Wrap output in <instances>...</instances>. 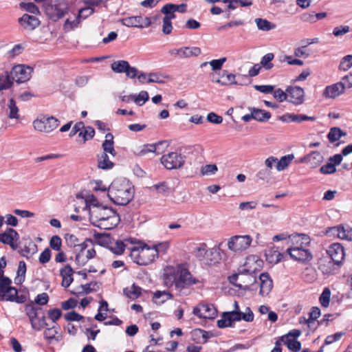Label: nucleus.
Returning <instances> with one entry per match:
<instances>
[{"label": "nucleus", "mask_w": 352, "mask_h": 352, "mask_svg": "<svg viewBox=\"0 0 352 352\" xmlns=\"http://www.w3.org/2000/svg\"><path fill=\"white\" fill-rule=\"evenodd\" d=\"M164 282L167 287L175 286L179 292L198 283L190 272L182 265L168 266L165 269Z\"/></svg>", "instance_id": "1"}, {"label": "nucleus", "mask_w": 352, "mask_h": 352, "mask_svg": "<svg viewBox=\"0 0 352 352\" xmlns=\"http://www.w3.org/2000/svg\"><path fill=\"white\" fill-rule=\"evenodd\" d=\"M88 210L91 223L102 229L111 230L120 221L117 212L109 207L92 205Z\"/></svg>", "instance_id": "2"}, {"label": "nucleus", "mask_w": 352, "mask_h": 352, "mask_svg": "<svg viewBox=\"0 0 352 352\" xmlns=\"http://www.w3.org/2000/svg\"><path fill=\"white\" fill-rule=\"evenodd\" d=\"M133 184L125 178L113 180L108 188L107 195L115 204L125 206L134 197Z\"/></svg>", "instance_id": "3"}, {"label": "nucleus", "mask_w": 352, "mask_h": 352, "mask_svg": "<svg viewBox=\"0 0 352 352\" xmlns=\"http://www.w3.org/2000/svg\"><path fill=\"white\" fill-rule=\"evenodd\" d=\"M289 238L295 245L287 249L290 258L301 263L309 262L313 258L311 252L306 248L310 242L309 237L306 234H297Z\"/></svg>", "instance_id": "4"}, {"label": "nucleus", "mask_w": 352, "mask_h": 352, "mask_svg": "<svg viewBox=\"0 0 352 352\" xmlns=\"http://www.w3.org/2000/svg\"><path fill=\"white\" fill-rule=\"evenodd\" d=\"M164 245L160 244L158 246L149 247L146 245L143 246H133L129 248L130 256L131 259L139 265H147L153 262L158 256L160 248Z\"/></svg>", "instance_id": "5"}, {"label": "nucleus", "mask_w": 352, "mask_h": 352, "mask_svg": "<svg viewBox=\"0 0 352 352\" xmlns=\"http://www.w3.org/2000/svg\"><path fill=\"white\" fill-rule=\"evenodd\" d=\"M231 284L243 290H254L252 287L256 282V276L247 270L243 272H239L228 278Z\"/></svg>", "instance_id": "6"}, {"label": "nucleus", "mask_w": 352, "mask_h": 352, "mask_svg": "<svg viewBox=\"0 0 352 352\" xmlns=\"http://www.w3.org/2000/svg\"><path fill=\"white\" fill-rule=\"evenodd\" d=\"M60 124V121L53 116H42L33 122V126L35 130L43 132L50 133L56 129Z\"/></svg>", "instance_id": "7"}, {"label": "nucleus", "mask_w": 352, "mask_h": 352, "mask_svg": "<svg viewBox=\"0 0 352 352\" xmlns=\"http://www.w3.org/2000/svg\"><path fill=\"white\" fill-rule=\"evenodd\" d=\"M186 157L177 152H170L161 157V163L168 170L182 168L185 163Z\"/></svg>", "instance_id": "8"}, {"label": "nucleus", "mask_w": 352, "mask_h": 352, "mask_svg": "<svg viewBox=\"0 0 352 352\" xmlns=\"http://www.w3.org/2000/svg\"><path fill=\"white\" fill-rule=\"evenodd\" d=\"M75 251L76 252L75 262L79 266L85 265L89 260L96 256L94 248H88V245L85 243L78 244Z\"/></svg>", "instance_id": "9"}, {"label": "nucleus", "mask_w": 352, "mask_h": 352, "mask_svg": "<svg viewBox=\"0 0 352 352\" xmlns=\"http://www.w3.org/2000/svg\"><path fill=\"white\" fill-rule=\"evenodd\" d=\"M252 242L250 235H236L230 239L228 242V248L234 252H242L248 249Z\"/></svg>", "instance_id": "10"}, {"label": "nucleus", "mask_w": 352, "mask_h": 352, "mask_svg": "<svg viewBox=\"0 0 352 352\" xmlns=\"http://www.w3.org/2000/svg\"><path fill=\"white\" fill-rule=\"evenodd\" d=\"M168 53L175 58H190L199 56L201 54V50L198 47H182L170 49Z\"/></svg>", "instance_id": "11"}, {"label": "nucleus", "mask_w": 352, "mask_h": 352, "mask_svg": "<svg viewBox=\"0 0 352 352\" xmlns=\"http://www.w3.org/2000/svg\"><path fill=\"white\" fill-rule=\"evenodd\" d=\"M32 71V68L29 66L16 65L11 71L12 78L17 83H23L30 79Z\"/></svg>", "instance_id": "12"}, {"label": "nucleus", "mask_w": 352, "mask_h": 352, "mask_svg": "<svg viewBox=\"0 0 352 352\" xmlns=\"http://www.w3.org/2000/svg\"><path fill=\"white\" fill-rule=\"evenodd\" d=\"M192 313L201 318L213 319L217 314V311L213 305L199 304L193 308Z\"/></svg>", "instance_id": "13"}, {"label": "nucleus", "mask_w": 352, "mask_h": 352, "mask_svg": "<svg viewBox=\"0 0 352 352\" xmlns=\"http://www.w3.org/2000/svg\"><path fill=\"white\" fill-rule=\"evenodd\" d=\"M326 234L329 236H336L342 240H352V229L349 226H338L328 228Z\"/></svg>", "instance_id": "14"}, {"label": "nucleus", "mask_w": 352, "mask_h": 352, "mask_svg": "<svg viewBox=\"0 0 352 352\" xmlns=\"http://www.w3.org/2000/svg\"><path fill=\"white\" fill-rule=\"evenodd\" d=\"M327 253L331 258L332 261L336 265H340L343 261L345 256L343 246L338 243L331 244L329 247Z\"/></svg>", "instance_id": "15"}, {"label": "nucleus", "mask_w": 352, "mask_h": 352, "mask_svg": "<svg viewBox=\"0 0 352 352\" xmlns=\"http://www.w3.org/2000/svg\"><path fill=\"white\" fill-rule=\"evenodd\" d=\"M122 24L126 27L143 28L148 27L151 25V21L148 18L144 19L140 16H129L122 19Z\"/></svg>", "instance_id": "16"}, {"label": "nucleus", "mask_w": 352, "mask_h": 352, "mask_svg": "<svg viewBox=\"0 0 352 352\" xmlns=\"http://www.w3.org/2000/svg\"><path fill=\"white\" fill-rule=\"evenodd\" d=\"M345 89V85L342 81L333 84L325 88L323 96L327 98H335L343 94Z\"/></svg>", "instance_id": "17"}, {"label": "nucleus", "mask_w": 352, "mask_h": 352, "mask_svg": "<svg viewBox=\"0 0 352 352\" xmlns=\"http://www.w3.org/2000/svg\"><path fill=\"white\" fill-rule=\"evenodd\" d=\"M288 101L296 104H302L304 101L305 92L300 87H290L287 89Z\"/></svg>", "instance_id": "18"}, {"label": "nucleus", "mask_w": 352, "mask_h": 352, "mask_svg": "<svg viewBox=\"0 0 352 352\" xmlns=\"http://www.w3.org/2000/svg\"><path fill=\"white\" fill-rule=\"evenodd\" d=\"M323 160V157L318 151H312L309 154L305 155L300 158L298 163H306L311 168H316L318 166Z\"/></svg>", "instance_id": "19"}, {"label": "nucleus", "mask_w": 352, "mask_h": 352, "mask_svg": "<svg viewBox=\"0 0 352 352\" xmlns=\"http://www.w3.org/2000/svg\"><path fill=\"white\" fill-rule=\"evenodd\" d=\"M232 319V323L235 321L243 320L245 322H252L254 320V314L250 307H246L245 311H232L228 312Z\"/></svg>", "instance_id": "20"}, {"label": "nucleus", "mask_w": 352, "mask_h": 352, "mask_svg": "<svg viewBox=\"0 0 352 352\" xmlns=\"http://www.w3.org/2000/svg\"><path fill=\"white\" fill-rule=\"evenodd\" d=\"M259 294L263 296L267 295L273 287L272 280L267 273H262L259 276Z\"/></svg>", "instance_id": "21"}, {"label": "nucleus", "mask_w": 352, "mask_h": 352, "mask_svg": "<svg viewBox=\"0 0 352 352\" xmlns=\"http://www.w3.org/2000/svg\"><path fill=\"white\" fill-rule=\"evenodd\" d=\"M19 21L24 28L29 30L35 29L40 24V21L37 17L28 14H25L19 18Z\"/></svg>", "instance_id": "22"}, {"label": "nucleus", "mask_w": 352, "mask_h": 352, "mask_svg": "<svg viewBox=\"0 0 352 352\" xmlns=\"http://www.w3.org/2000/svg\"><path fill=\"white\" fill-rule=\"evenodd\" d=\"M280 120L284 122H302L303 121H315L316 117L308 116L302 114L285 113L283 115Z\"/></svg>", "instance_id": "23"}, {"label": "nucleus", "mask_w": 352, "mask_h": 352, "mask_svg": "<svg viewBox=\"0 0 352 352\" xmlns=\"http://www.w3.org/2000/svg\"><path fill=\"white\" fill-rule=\"evenodd\" d=\"M163 143V142H160L157 144H144L140 146H137L134 148L133 153L138 156H143L151 152L159 154L160 153L157 152V148Z\"/></svg>", "instance_id": "24"}, {"label": "nucleus", "mask_w": 352, "mask_h": 352, "mask_svg": "<svg viewBox=\"0 0 352 352\" xmlns=\"http://www.w3.org/2000/svg\"><path fill=\"white\" fill-rule=\"evenodd\" d=\"M74 271L69 265H66L64 267L60 269V275L62 276L61 285L63 287H68L73 282Z\"/></svg>", "instance_id": "25"}, {"label": "nucleus", "mask_w": 352, "mask_h": 352, "mask_svg": "<svg viewBox=\"0 0 352 352\" xmlns=\"http://www.w3.org/2000/svg\"><path fill=\"white\" fill-rule=\"evenodd\" d=\"M113 144V135L111 133L106 134L105 140L102 144V147L103 148L102 153H109L113 157H115L116 155V151L114 148Z\"/></svg>", "instance_id": "26"}, {"label": "nucleus", "mask_w": 352, "mask_h": 352, "mask_svg": "<svg viewBox=\"0 0 352 352\" xmlns=\"http://www.w3.org/2000/svg\"><path fill=\"white\" fill-rule=\"evenodd\" d=\"M19 237V234L16 230L8 228L5 232L0 234V242L8 245L11 243L12 241H16Z\"/></svg>", "instance_id": "27"}, {"label": "nucleus", "mask_w": 352, "mask_h": 352, "mask_svg": "<svg viewBox=\"0 0 352 352\" xmlns=\"http://www.w3.org/2000/svg\"><path fill=\"white\" fill-rule=\"evenodd\" d=\"M12 75L8 72L3 71L0 72V91L10 89L13 84Z\"/></svg>", "instance_id": "28"}, {"label": "nucleus", "mask_w": 352, "mask_h": 352, "mask_svg": "<svg viewBox=\"0 0 352 352\" xmlns=\"http://www.w3.org/2000/svg\"><path fill=\"white\" fill-rule=\"evenodd\" d=\"M250 112L253 113L254 120L258 122H264L268 120L271 118V113L265 110L250 107L248 109Z\"/></svg>", "instance_id": "29"}, {"label": "nucleus", "mask_w": 352, "mask_h": 352, "mask_svg": "<svg viewBox=\"0 0 352 352\" xmlns=\"http://www.w3.org/2000/svg\"><path fill=\"white\" fill-rule=\"evenodd\" d=\"M50 9L54 12L51 16V18L54 21L63 17L68 11V8L65 4L51 6Z\"/></svg>", "instance_id": "30"}, {"label": "nucleus", "mask_w": 352, "mask_h": 352, "mask_svg": "<svg viewBox=\"0 0 352 352\" xmlns=\"http://www.w3.org/2000/svg\"><path fill=\"white\" fill-rule=\"evenodd\" d=\"M266 260L270 263L276 264L283 258V254L274 249H270L265 252Z\"/></svg>", "instance_id": "31"}, {"label": "nucleus", "mask_w": 352, "mask_h": 352, "mask_svg": "<svg viewBox=\"0 0 352 352\" xmlns=\"http://www.w3.org/2000/svg\"><path fill=\"white\" fill-rule=\"evenodd\" d=\"M18 291L17 289L12 287L4 291L3 296H2V299H0V301H11V302H22L21 300H18Z\"/></svg>", "instance_id": "32"}, {"label": "nucleus", "mask_w": 352, "mask_h": 352, "mask_svg": "<svg viewBox=\"0 0 352 352\" xmlns=\"http://www.w3.org/2000/svg\"><path fill=\"white\" fill-rule=\"evenodd\" d=\"M236 76L232 74H228L227 71H223L221 79H217L215 82L221 85H236L235 80Z\"/></svg>", "instance_id": "33"}, {"label": "nucleus", "mask_w": 352, "mask_h": 352, "mask_svg": "<svg viewBox=\"0 0 352 352\" xmlns=\"http://www.w3.org/2000/svg\"><path fill=\"white\" fill-rule=\"evenodd\" d=\"M220 260V254L219 250L214 248L208 249L207 255H206V264L212 265Z\"/></svg>", "instance_id": "34"}, {"label": "nucleus", "mask_w": 352, "mask_h": 352, "mask_svg": "<svg viewBox=\"0 0 352 352\" xmlns=\"http://www.w3.org/2000/svg\"><path fill=\"white\" fill-rule=\"evenodd\" d=\"M280 340L287 346V348L294 351L298 352L301 349V344L295 339L289 338V336H282Z\"/></svg>", "instance_id": "35"}, {"label": "nucleus", "mask_w": 352, "mask_h": 352, "mask_svg": "<svg viewBox=\"0 0 352 352\" xmlns=\"http://www.w3.org/2000/svg\"><path fill=\"white\" fill-rule=\"evenodd\" d=\"M98 166L100 169L107 170L113 168V163L109 160L107 153H102L98 156Z\"/></svg>", "instance_id": "36"}, {"label": "nucleus", "mask_w": 352, "mask_h": 352, "mask_svg": "<svg viewBox=\"0 0 352 352\" xmlns=\"http://www.w3.org/2000/svg\"><path fill=\"white\" fill-rule=\"evenodd\" d=\"M123 292L129 298L135 300L141 295L142 288L133 284L130 287L124 288Z\"/></svg>", "instance_id": "37"}, {"label": "nucleus", "mask_w": 352, "mask_h": 352, "mask_svg": "<svg viewBox=\"0 0 352 352\" xmlns=\"http://www.w3.org/2000/svg\"><path fill=\"white\" fill-rule=\"evenodd\" d=\"M294 159L293 154H288L283 156L279 160H277L276 169L278 171L285 170Z\"/></svg>", "instance_id": "38"}, {"label": "nucleus", "mask_w": 352, "mask_h": 352, "mask_svg": "<svg viewBox=\"0 0 352 352\" xmlns=\"http://www.w3.org/2000/svg\"><path fill=\"white\" fill-rule=\"evenodd\" d=\"M345 135L346 133L342 131L339 127H333L330 129L327 138L329 142L333 143L339 140L341 137Z\"/></svg>", "instance_id": "39"}, {"label": "nucleus", "mask_w": 352, "mask_h": 352, "mask_svg": "<svg viewBox=\"0 0 352 352\" xmlns=\"http://www.w3.org/2000/svg\"><path fill=\"white\" fill-rule=\"evenodd\" d=\"M25 311L30 318V321L32 322L34 319L38 318L40 315L39 311H41L42 309L35 307L33 303H30L25 306Z\"/></svg>", "instance_id": "40"}, {"label": "nucleus", "mask_w": 352, "mask_h": 352, "mask_svg": "<svg viewBox=\"0 0 352 352\" xmlns=\"http://www.w3.org/2000/svg\"><path fill=\"white\" fill-rule=\"evenodd\" d=\"M129 63L126 60H117L113 62L111 65V69L116 73H126L129 69Z\"/></svg>", "instance_id": "41"}, {"label": "nucleus", "mask_w": 352, "mask_h": 352, "mask_svg": "<svg viewBox=\"0 0 352 352\" xmlns=\"http://www.w3.org/2000/svg\"><path fill=\"white\" fill-rule=\"evenodd\" d=\"M255 23L258 30L262 31H269L274 29L276 25L267 21V19L257 18L255 19Z\"/></svg>", "instance_id": "42"}, {"label": "nucleus", "mask_w": 352, "mask_h": 352, "mask_svg": "<svg viewBox=\"0 0 352 352\" xmlns=\"http://www.w3.org/2000/svg\"><path fill=\"white\" fill-rule=\"evenodd\" d=\"M95 135L94 129L91 126H85L78 133V136L82 138V143L94 138Z\"/></svg>", "instance_id": "43"}, {"label": "nucleus", "mask_w": 352, "mask_h": 352, "mask_svg": "<svg viewBox=\"0 0 352 352\" xmlns=\"http://www.w3.org/2000/svg\"><path fill=\"white\" fill-rule=\"evenodd\" d=\"M207 246L205 243H201L194 250V255L201 261L206 263V255H207Z\"/></svg>", "instance_id": "44"}, {"label": "nucleus", "mask_w": 352, "mask_h": 352, "mask_svg": "<svg viewBox=\"0 0 352 352\" xmlns=\"http://www.w3.org/2000/svg\"><path fill=\"white\" fill-rule=\"evenodd\" d=\"M274 55L273 53L266 54L261 58L259 65H261V67H263L266 70H270L272 68H273V67H274V65L272 63V61L274 59Z\"/></svg>", "instance_id": "45"}, {"label": "nucleus", "mask_w": 352, "mask_h": 352, "mask_svg": "<svg viewBox=\"0 0 352 352\" xmlns=\"http://www.w3.org/2000/svg\"><path fill=\"white\" fill-rule=\"evenodd\" d=\"M8 117L11 119L19 118V109L14 99L11 98L8 102Z\"/></svg>", "instance_id": "46"}, {"label": "nucleus", "mask_w": 352, "mask_h": 352, "mask_svg": "<svg viewBox=\"0 0 352 352\" xmlns=\"http://www.w3.org/2000/svg\"><path fill=\"white\" fill-rule=\"evenodd\" d=\"M126 248L129 250V248L122 241H116L110 247L111 251L117 255L123 254Z\"/></svg>", "instance_id": "47"}, {"label": "nucleus", "mask_w": 352, "mask_h": 352, "mask_svg": "<svg viewBox=\"0 0 352 352\" xmlns=\"http://www.w3.org/2000/svg\"><path fill=\"white\" fill-rule=\"evenodd\" d=\"M25 272L26 264L24 261H20L17 270V276L14 279L16 283H21L24 281Z\"/></svg>", "instance_id": "48"}, {"label": "nucleus", "mask_w": 352, "mask_h": 352, "mask_svg": "<svg viewBox=\"0 0 352 352\" xmlns=\"http://www.w3.org/2000/svg\"><path fill=\"white\" fill-rule=\"evenodd\" d=\"M31 322L32 327L37 331L41 330L42 328L47 327V324L45 322V317L43 314L38 316V318L34 319Z\"/></svg>", "instance_id": "49"}, {"label": "nucleus", "mask_w": 352, "mask_h": 352, "mask_svg": "<svg viewBox=\"0 0 352 352\" xmlns=\"http://www.w3.org/2000/svg\"><path fill=\"white\" fill-rule=\"evenodd\" d=\"M170 298H171V295L165 291H164V292L157 291V292H155L154 295H153V300L157 304L163 303L164 302H165L166 300H167L168 299H169Z\"/></svg>", "instance_id": "50"}, {"label": "nucleus", "mask_w": 352, "mask_h": 352, "mask_svg": "<svg viewBox=\"0 0 352 352\" xmlns=\"http://www.w3.org/2000/svg\"><path fill=\"white\" fill-rule=\"evenodd\" d=\"M232 319L228 312H224L222 315V318L217 320V327L219 328L232 327Z\"/></svg>", "instance_id": "51"}, {"label": "nucleus", "mask_w": 352, "mask_h": 352, "mask_svg": "<svg viewBox=\"0 0 352 352\" xmlns=\"http://www.w3.org/2000/svg\"><path fill=\"white\" fill-rule=\"evenodd\" d=\"M60 327L58 326H53L50 328H47L44 331V337L45 339L48 340H58V338H56V335L58 334Z\"/></svg>", "instance_id": "52"}, {"label": "nucleus", "mask_w": 352, "mask_h": 352, "mask_svg": "<svg viewBox=\"0 0 352 352\" xmlns=\"http://www.w3.org/2000/svg\"><path fill=\"white\" fill-rule=\"evenodd\" d=\"M331 297V291L329 288H324L323 292H322L319 301L321 305L324 307H327L329 305Z\"/></svg>", "instance_id": "53"}, {"label": "nucleus", "mask_w": 352, "mask_h": 352, "mask_svg": "<svg viewBox=\"0 0 352 352\" xmlns=\"http://www.w3.org/2000/svg\"><path fill=\"white\" fill-rule=\"evenodd\" d=\"M352 67V54L344 56L340 63L339 69L344 72L349 70Z\"/></svg>", "instance_id": "54"}, {"label": "nucleus", "mask_w": 352, "mask_h": 352, "mask_svg": "<svg viewBox=\"0 0 352 352\" xmlns=\"http://www.w3.org/2000/svg\"><path fill=\"white\" fill-rule=\"evenodd\" d=\"M11 283L12 281L9 278L5 276L0 278V299H2L4 291L12 287Z\"/></svg>", "instance_id": "55"}, {"label": "nucleus", "mask_w": 352, "mask_h": 352, "mask_svg": "<svg viewBox=\"0 0 352 352\" xmlns=\"http://www.w3.org/2000/svg\"><path fill=\"white\" fill-rule=\"evenodd\" d=\"M193 335L198 338H201L204 343H206L208 340L213 336L212 333L201 329L194 330Z\"/></svg>", "instance_id": "56"}, {"label": "nucleus", "mask_w": 352, "mask_h": 352, "mask_svg": "<svg viewBox=\"0 0 352 352\" xmlns=\"http://www.w3.org/2000/svg\"><path fill=\"white\" fill-rule=\"evenodd\" d=\"M148 99V94L146 91H140L137 96H134V102L139 106L143 105Z\"/></svg>", "instance_id": "57"}, {"label": "nucleus", "mask_w": 352, "mask_h": 352, "mask_svg": "<svg viewBox=\"0 0 352 352\" xmlns=\"http://www.w3.org/2000/svg\"><path fill=\"white\" fill-rule=\"evenodd\" d=\"M217 170V166L215 164H207L201 168V173L203 175H214Z\"/></svg>", "instance_id": "58"}, {"label": "nucleus", "mask_w": 352, "mask_h": 352, "mask_svg": "<svg viewBox=\"0 0 352 352\" xmlns=\"http://www.w3.org/2000/svg\"><path fill=\"white\" fill-rule=\"evenodd\" d=\"M62 245V240L60 236L57 235L53 236L50 241V245L52 249L60 251Z\"/></svg>", "instance_id": "59"}, {"label": "nucleus", "mask_w": 352, "mask_h": 352, "mask_svg": "<svg viewBox=\"0 0 352 352\" xmlns=\"http://www.w3.org/2000/svg\"><path fill=\"white\" fill-rule=\"evenodd\" d=\"M300 19L305 23H315L316 22L314 12L302 13L300 16Z\"/></svg>", "instance_id": "60"}, {"label": "nucleus", "mask_w": 352, "mask_h": 352, "mask_svg": "<svg viewBox=\"0 0 352 352\" xmlns=\"http://www.w3.org/2000/svg\"><path fill=\"white\" fill-rule=\"evenodd\" d=\"M80 23V19L78 16H76L75 19H74L73 21H71L69 19H67L64 24V29L66 30H72L74 28H76Z\"/></svg>", "instance_id": "61"}, {"label": "nucleus", "mask_w": 352, "mask_h": 352, "mask_svg": "<svg viewBox=\"0 0 352 352\" xmlns=\"http://www.w3.org/2000/svg\"><path fill=\"white\" fill-rule=\"evenodd\" d=\"M350 32V27L348 25H340L333 29V34L336 36H341Z\"/></svg>", "instance_id": "62"}, {"label": "nucleus", "mask_w": 352, "mask_h": 352, "mask_svg": "<svg viewBox=\"0 0 352 352\" xmlns=\"http://www.w3.org/2000/svg\"><path fill=\"white\" fill-rule=\"evenodd\" d=\"M173 30V25L167 17H164L162 20V32L164 34H170Z\"/></svg>", "instance_id": "63"}, {"label": "nucleus", "mask_w": 352, "mask_h": 352, "mask_svg": "<svg viewBox=\"0 0 352 352\" xmlns=\"http://www.w3.org/2000/svg\"><path fill=\"white\" fill-rule=\"evenodd\" d=\"M226 61V58H221L220 59H214L209 62L212 69L214 71L219 70L221 69L223 64Z\"/></svg>", "instance_id": "64"}]
</instances>
